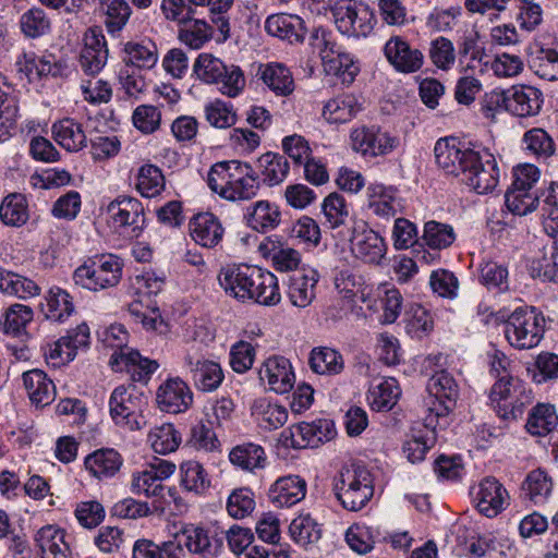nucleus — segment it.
Listing matches in <instances>:
<instances>
[{
	"label": "nucleus",
	"instance_id": "2",
	"mask_svg": "<svg viewBox=\"0 0 558 558\" xmlns=\"http://www.w3.org/2000/svg\"><path fill=\"white\" fill-rule=\"evenodd\" d=\"M219 283L227 294L245 303L275 306L281 300L277 277L260 267L241 264L221 269Z\"/></svg>",
	"mask_w": 558,
	"mask_h": 558
},
{
	"label": "nucleus",
	"instance_id": "4",
	"mask_svg": "<svg viewBox=\"0 0 558 558\" xmlns=\"http://www.w3.org/2000/svg\"><path fill=\"white\" fill-rule=\"evenodd\" d=\"M333 492L343 508L359 511L374 495L372 474L364 465L344 466L335 477Z\"/></svg>",
	"mask_w": 558,
	"mask_h": 558
},
{
	"label": "nucleus",
	"instance_id": "37",
	"mask_svg": "<svg viewBox=\"0 0 558 558\" xmlns=\"http://www.w3.org/2000/svg\"><path fill=\"white\" fill-rule=\"evenodd\" d=\"M400 393L397 380L387 378L371 386L367 400L373 410L389 411L397 403Z\"/></svg>",
	"mask_w": 558,
	"mask_h": 558
},
{
	"label": "nucleus",
	"instance_id": "40",
	"mask_svg": "<svg viewBox=\"0 0 558 558\" xmlns=\"http://www.w3.org/2000/svg\"><path fill=\"white\" fill-rule=\"evenodd\" d=\"M523 149L537 159H547L555 154L553 137L542 128H533L526 131L522 137Z\"/></svg>",
	"mask_w": 558,
	"mask_h": 558
},
{
	"label": "nucleus",
	"instance_id": "11",
	"mask_svg": "<svg viewBox=\"0 0 558 558\" xmlns=\"http://www.w3.org/2000/svg\"><path fill=\"white\" fill-rule=\"evenodd\" d=\"M352 148L364 156L387 155L398 145V138L372 126L356 128L350 135Z\"/></svg>",
	"mask_w": 558,
	"mask_h": 558
},
{
	"label": "nucleus",
	"instance_id": "49",
	"mask_svg": "<svg viewBox=\"0 0 558 558\" xmlns=\"http://www.w3.org/2000/svg\"><path fill=\"white\" fill-rule=\"evenodd\" d=\"M253 414L257 416L259 425L265 429H277L288 421V411L284 407L272 404L265 399L254 403Z\"/></svg>",
	"mask_w": 558,
	"mask_h": 558
},
{
	"label": "nucleus",
	"instance_id": "53",
	"mask_svg": "<svg viewBox=\"0 0 558 558\" xmlns=\"http://www.w3.org/2000/svg\"><path fill=\"white\" fill-rule=\"evenodd\" d=\"M89 343V328L83 323L80 324L75 329L68 332L65 337H62L58 342L56 349L51 353V357L54 354L61 356L63 353L66 355V360H72L75 355V350L78 348H85Z\"/></svg>",
	"mask_w": 558,
	"mask_h": 558
},
{
	"label": "nucleus",
	"instance_id": "52",
	"mask_svg": "<svg viewBox=\"0 0 558 558\" xmlns=\"http://www.w3.org/2000/svg\"><path fill=\"white\" fill-rule=\"evenodd\" d=\"M105 25L110 34L119 33L131 16V7L125 0H104Z\"/></svg>",
	"mask_w": 558,
	"mask_h": 558
},
{
	"label": "nucleus",
	"instance_id": "58",
	"mask_svg": "<svg viewBox=\"0 0 558 558\" xmlns=\"http://www.w3.org/2000/svg\"><path fill=\"white\" fill-rule=\"evenodd\" d=\"M505 203L512 214L524 216L536 209L538 194L537 192H527L510 186L506 192Z\"/></svg>",
	"mask_w": 558,
	"mask_h": 558
},
{
	"label": "nucleus",
	"instance_id": "38",
	"mask_svg": "<svg viewBox=\"0 0 558 558\" xmlns=\"http://www.w3.org/2000/svg\"><path fill=\"white\" fill-rule=\"evenodd\" d=\"M558 425L555 407L548 403L536 404L529 414L526 430L534 436H545Z\"/></svg>",
	"mask_w": 558,
	"mask_h": 558
},
{
	"label": "nucleus",
	"instance_id": "55",
	"mask_svg": "<svg viewBox=\"0 0 558 558\" xmlns=\"http://www.w3.org/2000/svg\"><path fill=\"white\" fill-rule=\"evenodd\" d=\"M136 187L145 197L159 195L165 189V177L161 170L154 165H144L141 167Z\"/></svg>",
	"mask_w": 558,
	"mask_h": 558
},
{
	"label": "nucleus",
	"instance_id": "17",
	"mask_svg": "<svg viewBox=\"0 0 558 558\" xmlns=\"http://www.w3.org/2000/svg\"><path fill=\"white\" fill-rule=\"evenodd\" d=\"M185 364L194 386L204 392L217 390L223 381V371L217 362L209 360H196L187 355Z\"/></svg>",
	"mask_w": 558,
	"mask_h": 558
},
{
	"label": "nucleus",
	"instance_id": "19",
	"mask_svg": "<svg viewBox=\"0 0 558 558\" xmlns=\"http://www.w3.org/2000/svg\"><path fill=\"white\" fill-rule=\"evenodd\" d=\"M306 482L299 475L279 477L269 488L268 497L276 507H291L305 498Z\"/></svg>",
	"mask_w": 558,
	"mask_h": 558
},
{
	"label": "nucleus",
	"instance_id": "24",
	"mask_svg": "<svg viewBox=\"0 0 558 558\" xmlns=\"http://www.w3.org/2000/svg\"><path fill=\"white\" fill-rule=\"evenodd\" d=\"M243 163L240 160H227L213 165L207 175L209 189L225 199V191L233 187Z\"/></svg>",
	"mask_w": 558,
	"mask_h": 558
},
{
	"label": "nucleus",
	"instance_id": "48",
	"mask_svg": "<svg viewBox=\"0 0 558 558\" xmlns=\"http://www.w3.org/2000/svg\"><path fill=\"white\" fill-rule=\"evenodd\" d=\"M0 219L7 226L21 227L28 220L26 199L22 194L8 195L0 205Z\"/></svg>",
	"mask_w": 558,
	"mask_h": 558
},
{
	"label": "nucleus",
	"instance_id": "42",
	"mask_svg": "<svg viewBox=\"0 0 558 558\" xmlns=\"http://www.w3.org/2000/svg\"><path fill=\"white\" fill-rule=\"evenodd\" d=\"M296 432L304 438L305 448H316L336 435L333 422L327 418H318L311 423L302 422L298 424Z\"/></svg>",
	"mask_w": 558,
	"mask_h": 558
},
{
	"label": "nucleus",
	"instance_id": "64",
	"mask_svg": "<svg viewBox=\"0 0 558 558\" xmlns=\"http://www.w3.org/2000/svg\"><path fill=\"white\" fill-rule=\"evenodd\" d=\"M423 238L429 247L440 250L450 246L456 235L451 226L432 220L425 223Z\"/></svg>",
	"mask_w": 558,
	"mask_h": 558
},
{
	"label": "nucleus",
	"instance_id": "34",
	"mask_svg": "<svg viewBox=\"0 0 558 558\" xmlns=\"http://www.w3.org/2000/svg\"><path fill=\"white\" fill-rule=\"evenodd\" d=\"M361 110L357 98L345 94L330 99L323 109V117L329 123H345L354 118Z\"/></svg>",
	"mask_w": 558,
	"mask_h": 558
},
{
	"label": "nucleus",
	"instance_id": "7",
	"mask_svg": "<svg viewBox=\"0 0 558 558\" xmlns=\"http://www.w3.org/2000/svg\"><path fill=\"white\" fill-rule=\"evenodd\" d=\"M337 28L349 36H367L376 23L373 10L364 3L339 0L331 9Z\"/></svg>",
	"mask_w": 558,
	"mask_h": 558
},
{
	"label": "nucleus",
	"instance_id": "50",
	"mask_svg": "<svg viewBox=\"0 0 558 558\" xmlns=\"http://www.w3.org/2000/svg\"><path fill=\"white\" fill-rule=\"evenodd\" d=\"M322 211L325 217L324 226L329 229H337L343 225L349 217V209L342 195L330 193L322 204Z\"/></svg>",
	"mask_w": 558,
	"mask_h": 558
},
{
	"label": "nucleus",
	"instance_id": "25",
	"mask_svg": "<svg viewBox=\"0 0 558 558\" xmlns=\"http://www.w3.org/2000/svg\"><path fill=\"white\" fill-rule=\"evenodd\" d=\"M131 489L133 494L145 495L148 498H156L153 502L155 510L163 509L166 504V486L149 470H144L133 475ZM167 493L172 496V489Z\"/></svg>",
	"mask_w": 558,
	"mask_h": 558
},
{
	"label": "nucleus",
	"instance_id": "47",
	"mask_svg": "<svg viewBox=\"0 0 558 558\" xmlns=\"http://www.w3.org/2000/svg\"><path fill=\"white\" fill-rule=\"evenodd\" d=\"M289 532L292 539L301 546L317 543L322 537L319 524L310 514H301L293 519Z\"/></svg>",
	"mask_w": 558,
	"mask_h": 558
},
{
	"label": "nucleus",
	"instance_id": "45",
	"mask_svg": "<svg viewBox=\"0 0 558 558\" xmlns=\"http://www.w3.org/2000/svg\"><path fill=\"white\" fill-rule=\"evenodd\" d=\"M259 250L271 258L275 268L279 271H291L299 266L301 260L300 253L296 250L274 241L262 243Z\"/></svg>",
	"mask_w": 558,
	"mask_h": 558
},
{
	"label": "nucleus",
	"instance_id": "63",
	"mask_svg": "<svg viewBox=\"0 0 558 558\" xmlns=\"http://www.w3.org/2000/svg\"><path fill=\"white\" fill-rule=\"evenodd\" d=\"M149 439L154 451L160 454L174 451L181 441L179 433L171 424L155 428L149 434Z\"/></svg>",
	"mask_w": 558,
	"mask_h": 558
},
{
	"label": "nucleus",
	"instance_id": "12",
	"mask_svg": "<svg viewBox=\"0 0 558 558\" xmlns=\"http://www.w3.org/2000/svg\"><path fill=\"white\" fill-rule=\"evenodd\" d=\"M84 47L81 50L78 63L81 70L90 76L97 75L108 60L107 41L98 28H88L84 34Z\"/></svg>",
	"mask_w": 558,
	"mask_h": 558
},
{
	"label": "nucleus",
	"instance_id": "22",
	"mask_svg": "<svg viewBox=\"0 0 558 558\" xmlns=\"http://www.w3.org/2000/svg\"><path fill=\"white\" fill-rule=\"evenodd\" d=\"M23 385L28 398L37 407L50 404L56 397V387L41 369L34 368L22 375Z\"/></svg>",
	"mask_w": 558,
	"mask_h": 558
},
{
	"label": "nucleus",
	"instance_id": "60",
	"mask_svg": "<svg viewBox=\"0 0 558 558\" xmlns=\"http://www.w3.org/2000/svg\"><path fill=\"white\" fill-rule=\"evenodd\" d=\"M551 478L541 469L530 472L523 483V490L535 504L543 501L551 493Z\"/></svg>",
	"mask_w": 558,
	"mask_h": 558
},
{
	"label": "nucleus",
	"instance_id": "43",
	"mask_svg": "<svg viewBox=\"0 0 558 558\" xmlns=\"http://www.w3.org/2000/svg\"><path fill=\"white\" fill-rule=\"evenodd\" d=\"M65 534L63 530L52 525L41 527L35 537L44 558L45 555L51 554L54 558L58 556L65 558L69 553V545L64 541Z\"/></svg>",
	"mask_w": 558,
	"mask_h": 558
},
{
	"label": "nucleus",
	"instance_id": "62",
	"mask_svg": "<svg viewBox=\"0 0 558 558\" xmlns=\"http://www.w3.org/2000/svg\"><path fill=\"white\" fill-rule=\"evenodd\" d=\"M183 24L184 27L181 28L179 38L192 49L202 48L210 39V27L205 21L193 17L192 21Z\"/></svg>",
	"mask_w": 558,
	"mask_h": 558
},
{
	"label": "nucleus",
	"instance_id": "44",
	"mask_svg": "<svg viewBox=\"0 0 558 558\" xmlns=\"http://www.w3.org/2000/svg\"><path fill=\"white\" fill-rule=\"evenodd\" d=\"M263 82L277 95L288 96L294 90L290 70L281 63L268 64L262 71Z\"/></svg>",
	"mask_w": 558,
	"mask_h": 558
},
{
	"label": "nucleus",
	"instance_id": "18",
	"mask_svg": "<svg viewBox=\"0 0 558 558\" xmlns=\"http://www.w3.org/2000/svg\"><path fill=\"white\" fill-rule=\"evenodd\" d=\"M178 537L190 553L203 558H216L222 548V537L210 536L208 531L199 526L185 527Z\"/></svg>",
	"mask_w": 558,
	"mask_h": 558
},
{
	"label": "nucleus",
	"instance_id": "32",
	"mask_svg": "<svg viewBox=\"0 0 558 558\" xmlns=\"http://www.w3.org/2000/svg\"><path fill=\"white\" fill-rule=\"evenodd\" d=\"M0 291L26 300L39 295L40 287L29 278L0 267Z\"/></svg>",
	"mask_w": 558,
	"mask_h": 558
},
{
	"label": "nucleus",
	"instance_id": "51",
	"mask_svg": "<svg viewBox=\"0 0 558 558\" xmlns=\"http://www.w3.org/2000/svg\"><path fill=\"white\" fill-rule=\"evenodd\" d=\"M20 27L27 38H38L50 32L51 21L40 8H32L20 19Z\"/></svg>",
	"mask_w": 558,
	"mask_h": 558
},
{
	"label": "nucleus",
	"instance_id": "1",
	"mask_svg": "<svg viewBox=\"0 0 558 558\" xmlns=\"http://www.w3.org/2000/svg\"><path fill=\"white\" fill-rule=\"evenodd\" d=\"M434 153L437 166L446 174L461 177L476 193L486 194L496 187L499 170L493 155L465 148L454 137L437 141Z\"/></svg>",
	"mask_w": 558,
	"mask_h": 558
},
{
	"label": "nucleus",
	"instance_id": "21",
	"mask_svg": "<svg viewBox=\"0 0 558 558\" xmlns=\"http://www.w3.org/2000/svg\"><path fill=\"white\" fill-rule=\"evenodd\" d=\"M508 493L494 477H486L480 484L477 509L487 518L496 517L504 510Z\"/></svg>",
	"mask_w": 558,
	"mask_h": 558
},
{
	"label": "nucleus",
	"instance_id": "31",
	"mask_svg": "<svg viewBox=\"0 0 558 558\" xmlns=\"http://www.w3.org/2000/svg\"><path fill=\"white\" fill-rule=\"evenodd\" d=\"M123 52V61L128 68L151 69L158 61L157 47L150 40L129 41L124 45Z\"/></svg>",
	"mask_w": 558,
	"mask_h": 558
},
{
	"label": "nucleus",
	"instance_id": "29",
	"mask_svg": "<svg viewBox=\"0 0 558 558\" xmlns=\"http://www.w3.org/2000/svg\"><path fill=\"white\" fill-rule=\"evenodd\" d=\"M260 187V179L254 168L244 162L240 174L234 181L231 190L225 191V199L235 201H250L254 198Z\"/></svg>",
	"mask_w": 558,
	"mask_h": 558
},
{
	"label": "nucleus",
	"instance_id": "16",
	"mask_svg": "<svg viewBox=\"0 0 558 558\" xmlns=\"http://www.w3.org/2000/svg\"><path fill=\"white\" fill-rule=\"evenodd\" d=\"M259 378L267 380L269 388L277 393L289 392L295 381L291 363L283 356H271L259 371Z\"/></svg>",
	"mask_w": 558,
	"mask_h": 558
},
{
	"label": "nucleus",
	"instance_id": "30",
	"mask_svg": "<svg viewBox=\"0 0 558 558\" xmlns=\"http://www.w3.org/2000/svg\"><path fill=\"white\" fill-rule=\"evenodd\" d=\"M257 169L263 178V182L274 186L286 180L290 165L283 155L268 151L257 159Z\"/></svg>",
	"mask_w": 558,
	"mask_h": 558
},
{
	"label": "nucleus",
	"instance_id": "5",
	"mask_svg": "<svg viewBox=\"0 0 558 558\" xmlns=\"http://www.w3.org/2000/svg\"><path fill=\"white\" fill-rule=\"evenodd\" d=\"M546 320L542 313L532 308H517L504 324V333L510 345L527 350L539 344L545 333Z\"/></svg>",
	"mask_w": 558,
	"mask_h": 558
},
{
	"label": "nucleus",
	"instance_id": "15",
	"mask_svg": "<svg viewBox=\"0 0 558 558\" xmlns=\"http://www.w3.org/2000/svg\"><path fill=\"white\" fill-rule=\"evenodd\" d=\"M189 229L192 239L207 248L216 247L225 234V228L219 218L208 211L195 215L189 222Z\"/></svg>",
	"mask_w": 558,
	"mask_h": 558
},
{
	"label": "nucleus",
	"instance_id": "26",
	"mask_svg": "<svg viewBox=\"0 0 558 558\" xmlns=\"http://www.w3.org/2000/svg\"><path fill=\"white\" fill-rule=\"evenodd\" d=\"M319 275L314 269L293 275L290 278L288 295L291 303L298 307H306L315 298V287Z\"/></svg>",
	"mask_w": 558,
	"mask_h": 558
},
{
	"label": "nucleus",
	"instance_id": "8",
	"mask_svg": "<svg viewBox=\"0 0 558 558\" xmlns=\"http://www.w3.org/2000/svg\"><path fill=\"white\" fill-rule=\"evenodd\" d=\"M114 228L120 233L134 239L137 238L145 225L144 208L140 201L129 196H121L111 202L107 208Z\"/></svg>",
	"mask_w": 558,
	"mask_h": 558
},
{
	"label": "nucleus",
	"instance_id": "27",
	"mask_svg": "<svg viewBox=\"0 0 558 558\" xmlns=\"http://www.w3.org/2000/svg\"><path fill=\"white\" fill-rule=\"evenodd\" d=\"M19 108L12 86L0 73V140H5L16 129Z\"/></svg>",
	"mask_w": 558,
	"mask_h": 558
},
{
	"label": "nucleus",
	"instance_id": "14",
	"mask_svg": "<svg viewBox=\"0 0 558 558\" xmlns=\"http://www.w3.org/2000/svg\"><path fill=\"white\" fill-rule=\"evenodd\" d=\"M156 400L162 411L181 413L192 404L193 393L181 378H169L158 388Z\"/></svg>",
	"mask_w": 558,
	"mask_h": 558
},
{
	"label": "nucleus",
	"instance_id": "56",
	"mask_svg": "<svg viewBox=\"0 0 558 558\" xmlns=\"http://www.w3.org/2000/svg\"><path fill=\"white\" fill-rule=\"evenodd\" d=\"M181 485L190 492L202 493L210 481L203 465L197 461H185L181 464Z\"/></svg>",
	"mask_w": 558,
	"mask_h": 558
},
{
	"label": "nucleus",
	"instance_id": "33",
	"mask_svg": "<svg viewBox=\"0 0 558 558\" xmlns=\"http://www.w3.org/2000/svg\"><path fill=\"white\" fill-rule=\"evenodd\" d=\"M54 140L69 151H78L87 144L82 125L73 119H63L52 126Z\"/></svg>",
	"mask_w": 558,
	"mask_h": 558
},
{
	"label": "nucleus",
	"instance_id": "46",
	"mask_svg": "<svg viewBox=\"0 0 558 558\" xmlns=\"http://www.w3.org/2000/svg\"><path fill=\"white\" fill-rule=\"evenodd\" d=\"M310 365L317 374L336 375L343 369V359L331 348H315L311 352Z\"/></svg>",
	"mask_w": 558,
	"mask_h": 558
},
{
	"label": "nucleus",
	"instance_id": "54",
	"mask_svg": "<svg viewBox=\"0 0 558 558\" xmlns=\"http://www.w3.org/2000/svg\"><path fill=\"white\" fill-rule=\"evenodd\" d=\"M530 68L541 78L558 80V51L553 48H541L530 60Z\"/></svg>",
	"mask_w": 558,
	"mask_h": 558
},
{
	"label": "nucleus",
	"instance_id": "61",
	"mask_svg": "<svg viewBox=\"0 0 558 558\" xmlns=\"http://www.w3.org/2000/svg\"><path fill=\"white\" fill-rule=\"evenodd\" d=\"M225 62L210 53H201L193 66L196 76L207 84H219Z\"/></svg>",
	"mask_w": 558,
	"mask_h": 558
},
{
	"label": "nucleus",
	"instance_id": "28",
	"mask_svg": "<svg viewBox=\"0 0 558 558\" xmlns=\"http://www.w3.org/2000/svg\"><path fill=\"white\" fill-rule=\"evenodd\" d=\"M122 457L114 449H98L85 459L86 469L97 478L112 477L122 465Z\"/></svg>",
	"mask_w": 558,
	"mask_h": 558
},
{
	"label": "nucleus",
	"instance_id": "35",
	"mask_svg": "<svg viewBox=\"0 0 558 558\" xmlns=\"http://www.w3.org/2000/svg\"><path fill=\"white\" fill-rule=\"evenodd\" d=\"M245 217L252 229L258 232H267L279 225L281 214L278 207L268 201H259L247 208Z\"/></svg>",
	"mask_w": 558,
	"mask_h": 558
},
{
	"label": "nucleus",
	"instance_id": "13",
	"mask_svg": "<svg viewBox=\"0 0 558 558\" xmlns=\"http://www.w3.org/2000/svg\"><path fill=\"white\" fill-rule=\"evenodd\" d=\"M502 100L507 111L513 116L533 117L542 109L543 93L530 85H517L504 92Z\"/></svg>",
	"mask_w": 558,
	"mask_h": 558
},
{
	"label": "nucleus",
	"instance_id": "57",
	"mask_svg": "<svg viewBox=\"0 0 558 558\" xmlns=\"http://www.w3.org/2000/svg\"><path fill=\"white\" fill-rule=\"evenodd\" d=\"M429 398H440L449 400V404L456 401L459 396V388L454 378L446 371L434 374L427 384Z\"/></svg>",
	"mask_w": 558,
	"mask_h": 558
},
{
	"label": "nucleus",
	"instance_id": "41",
	"mask_svg": "<svg viewBox=\"0 0 558 558\" xmlns=\"http://www.w3.org/2000/svg\"><path fill=\"white\" fill-rule=\"evenodd\" d=\"M323 63L328 74L340 77L344 84H351L360 71L351 54L340 50L335 54H323Z\"/></svg>",
	"mask_w": 558,
	"mask_h": 558
},
{
	"label": "nucleus",
	"instance_id": "39",
	"mask_svg": "<svg viewBox=\"0 0 558 558\" xmlns=\"http://www.w3.org/2000/svg\"><path fill=\"white\" fill-rule=\"evenodd\" d=\"M229 459L232 464L245 471H254L255 469H263L266 464V453L260 445L246 442L234 447L230 453Z\"/></svg>",
	"mask_w": 558,
	"mask_h": 558
},
{
	"label": "nucleus",
	"instance_id": "20",
	"mask_svg": "<svg viewBox=\"0 0 558 558\" xmlns=\"http://www.w3.org/2000/svg\"><path fill=\"white\" fill-rule=\"evenodd\" d=\"M385 54L389 62L403 73L416 72L423 64V53L418 49H412L400 37H395L387 41Z\"/></svg>",
	"mask_w": 558,
	"mask_h": 558
},
{
	"label": "nucleus",
	"instance_id": "3",
	"mask_svg": "<svg viewBox=\"0 0 558 558\" xmlns=\"http://www.w3.org/2000/svg\"><path fill=\"white\" fill-rule=\"evenodd\" d=\"M123 260L114 254H98L88 257L73 272L76 286L98 292L119 284L122 278Z\"/></svg>",
	"mask_w": 558,
	"mask_h": 558
},
{
	"label": "nucleus",
	"instance_id": "6",
	"mask_svg": "<svg viewBox=\"0 0 558 558\" xmlns=\"http://www.w3.org/2000/svg\"><path fill=\"white\" fill-rule=\"evenodd\" d=\"M489 400L502 420H518L533 401L531 388L518 377L497 379L492 386Z\"/></svg>",
	"mask_w": 558,
	"mask_h": 558
},
{
	"label": "nucleus",
	"instance_id": "9",
	"mask_svg": "<svg viewBox=\"0 0 558 558\" xmlns=\"http://www.w3.org/2000/svg\"><path fill=\"white\" fill-rule=\"evenodd\" d=\"M350 241L352 254L366 264L379 265L386 255L385 240L364 221L354 222Z\"/></svg>",
	"mask_w": 558,
	"mask_h": 558
},
{
	"label": "nucleus",
	"instance_id": "10",
	"mask_svg": "<svg viewBox=\"0 0 558 558\" xmlns=\"http://www.w3.org/2000/svg\"><path fill=\"white\" fill-rule=\"evenodd\" d=\"M141 396L135 393V387H117L109 400L112 420L132 430L138 429L141 424L137 420V412L141 410Z\"/></svg>",
	"mask_w": 558,
	"mask_h": 558
},
{
	"label": "nucleus",
	"instance_id": "23",
	"mask_svg": "<svg viewBox=\"0 0 558 558\" xmlns=\"http://www.w3.org/2000/svg\"><path fill=\"white\" fill-rule=\"evenodd\" d=\"M265 29L271 36L288 40L289 43H301L304 39L306 27L304 21L298 15L275 14L265 22Z\"/></svg>",
	"mask_w": 558,
	"mask_h": 558
},
{
	"label": "nucleus",
	"instance_id": "59",
	"mask_svg": "<svg viewBox=\"0 0 558 558\" xmlns=\"http://www.w3.org/2000/svg\"><path fill=\"white\" fill-rule=\"evenodd\" d=\"M368 208L377 217L388 220L397 215L399 203L393 196L392 190H387L384 186H376L369 201Z\"/></svg>",
	"mask_w": 558,
	"mask_h": 558
},
{
	"label": "nucleus",
	"instance_id": "36",
	"mask_svg": "<svg viewBox=\"0 0 558 558\" xmlns=\"http://www.w3.org/2000/svg\"><path fill=\"white\" fill-rule=\"evenodd\" d=\"M45 302L41 311L47 319L63 322L74 312L72 296L61 288H51L45 296Z\"/></svg>",
	"mask_w": 558,
	"mask_h": 558
}]
</instances>
